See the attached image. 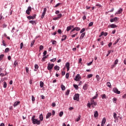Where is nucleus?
Segmentation results:
<instances>
[{"instance_id": "680f3d73", "label": "nucleus", "mask_w": 126, "mask_h": 126, "mask_svg": "<svg viewBox=\"0 0 126 126\" xmlns=\"http://www.w3.org/2000/svg\"><path fill=\"white\" fill-rule=\"evenodd\" d=\"M22 48H23V42H22L20 44V49H22Z\"/></svg>"}, {"instance_id": "a211bd4d", "label": "nucleus", "mask_w": 126, "mask_h": 126, "mask_svg": "<svg viewBox=\"0 0 126 126\" xmlns=\"http://www.w3.org/2000/svg\"><path fill=\"white\" fill-rule=\"evenodd\" d=\"M108 26H110L111 28H117V27H118V26H117L116 25H115L114 24H112Z\"/></svg>"}, {"instance_id": "f8f14e48", "label": "nucleus", "mask_w": 126, "mask_h": 126, "mask_svg": "<svg viewBox=\"0 0 126 126\" xmlns=\"http://www.w3.org/2000/svg\"><path fill=\"white\" fill-rule=\"evenodd\" d=\"M105 123H106V118H103L102 119V122H101V126H104Z\"/></svg>"}, {"instance_id": "5fc2aeb1", "label": "nucleus", "mask_w": 126, "mask_h": 126, "mask_svg": "<svg viewBox=\"0 0 126 126\" xmlns=\"http://www.w3.org/2000/svg\"><path fill=\"white\" fill-rule=\"evenodd\" d=\"M114 21H115V22H117V21H118V20H119V18H118V17H115L114 18Z\"/></svg>"}, {"instance_id": "a19ab883", "label": "nucleus", "mask_w": 126, "mask_h": 126, "mask_svg": "<svg viewBox=\"0 0 126 126\" xmlns=\"http://www.w3.org/2000/svg\"><path fill=\"white\" fill-rule=\"evenodd\" d=\"M73 87H74V88H75V89H76V90L78 89V86H77V85L74 84Z\"/></svg>"}, {"instance_id": "de8ad7c7", "label": "nucleus", "mask_w": 126, "mask_h": 126, "mask_svg": "<svg viewBox=\"0 0 126 126\" xmlns=\"http://www.w3.org/2000/svg\"><path fill=\"white\" fill-rule=\"evenodd\" d=\"M85 31V28H83L80 32V33H83V32H84Z\"/></svg>"}, {"instance_id": "4468645a", "label": "nucleus", "mask_w": 126, "mask_h": 126, "mask_svg": "<svg viewBox=\"0 0 126 126\" xmlns=\"http://www.w3.org/2000/svg\"><path fill=\"white\" fill-rule=\"evenodd\" d=\"M120 40H121V38L118 37V38H117L116 40L115 41V42L113 43V45L115 46V45H117V44L119 43V41H120Z\"/></svg>"}, {"instance_id": "6ab92c4d", "label": "nucleus", "mask_w": 126, "mask_h": 126, "mask_svg": "<svg viewBox=\"0 0 126 126\" xmlns=\"http://www.w3.org/2000/svg\"><path fill=\"white\" fill-rule=\"evenodd\" d=\"M123 12V9L122 8H120L119 10L115 13V14H121Z\"/></svg>"}, {"instance_id": "1a4fd4ad", "label": "nucleus", "mask_w": 126, "mask_h": 126, "mask_svg": "<svg viewBox=\"0 0 126 126\" xmlns=\"http://www.w3.org/2000/svg\"><path fill=\"white\" fill-rule=\"evenodd\" d=\"M113 92L116 94H121V92L117 88H113Z\"/></svg>"}, {"instance_id": "c756f323", "label": "nucleus", "mask_w": 126, "mask_h": 126, "mask_svg": "<svg viewBox=\"0 0 126 126\" xmlns=\"http://www.w3.org/2000/svg\"><path fill=\"white\" fill-rule=\"evenodd\" d=\"M69 92H70V90H67L65 93V95H66V96H68V95H69Z\"/></svg>"}, {"instance_id": "052dcab7", "label": "nucleus", "mask_w": 126, "mask_h": 126, "mask_svg": "<svg viewBox=\"0 0 126 126\" xmlns=\"http://www.w3.org/2000/svg\"><path fill=\"white\" fill-rule=\"evenodd\" d=\"M17 64H18V63L16 61H15L14 62V66L15 67L16 66V65H17Z\"/></svg>"}, {"instance_id": "20e7f679", "label": "nucleus", "mask_w": 126, "mask_h": 126, "mask_svg": "<svg viewBox=\"0 0 126 126\" xmlns=\"http://www.w3.org/2000/svg\"><path fill=\"white\" fill-rule=\"evenodd\" d=\"M32 10V8L31 7V6H29L28 7V9L26 11V13L27 14H28V15H30V12H31Z\"/></svg>"}, {"instance_id": "338daca9", "label": "nucleus", "mask_w": 126, "mask_h": 126, "mask_svg": "<svg viewBox=\"0 0 126 126\" xmlns=\"http://www.w3.org/2000/svg\"><path fill=\"white\" fill-rule=\"evenodd\" d=\"M52 107H56V103L53 102L52 104Z\"/></svg>"}, {"instance_id": "423d86ee", "label": "nucleus", "mask_w": 126, "mask_h": 126, "mask_svg": "<svg viewBox=\"0 0 126 126\" xmlns=\"http://www.w3.org/2000/svg\"><path fill=\"white\" fill-rule=\"evenodd\" d=\"M36 15H37L36 14H34L33 16H27V18L28 19H29V20H31V19L33 20L35 19V18H36Z\"/></svg>"}, {"instance_id": "9d476101", "label": "nucleus", "mask_w": 126, "mask_h": 126, "mask_svg": "<svg viewBox=\"0 0 126 126\" xmlns=\"http://www.w3.org/2000/svg\"><path fill=\"white\" fill-rule=\"evenodd\" d=\"M75 30L76 31H79L80 30V28L77 27L74 28L73 30L71 31L70 33L71 34V32H74V31H75Z\"/></svg>"}, {"instance_id": "79ce46f5", "label": "nucleus", "mask_w": 126, "mask_h": 126, "mask_svg": "<svg viewBox=\"0 0 126 126\" xmlns=\"http://www.w3.org/2000/svg\"><path fill=\"white\" fill-rule=\"evenodd\" d=\"M93 22H91L89 24V27H91L93 26Z\"/></svg>"}, {"instance_id": "4be33fe9", "label": "nucleus", "mask_w": 126, "mask_h": 126, "mask_svg": "<svg viewBox=\"0 0 126 126\" xmlns=\"http://www.w3.org/2000/svg\"><path fill=\"white\" fill-rule=\"evenodd\" d=\"M99 116V114L98 113V111H95L94 112V117L97 118Z\"/></svg>"}, {"instance_id": "7ed1b4c3", "label": "nucleus", "mask_w": 126, "mask_h": 126, "mask_svg": "<svg viewBox=\"0 0 126 126\" xmlns=\"http://www.w3.org/2000/svg\"><path fill=\"white\" fill-rule=\"evenodd\" d=\"M54 63L51 64L50 63H49L47 66V69L48 70H51L52 69L53 67H54Z\"/></svg>"}, {"instance_id": "2eb2a0df", "label": "nucleus", "mask_w": 126, "mask_h": 126, "mask_svg": "<svg viewBox=\"0 0 126 126\" xmlns=\"http://www.w3.org/2000/svg\"><path fill=\"white\" fill-rule=\"evenodd\" d=\"M85 36V32H83L81 34V36L80 37V40H83V38H84Z\"/></svg>"}, {"instance_id": "ddd939ff", "label": "nucleus", "mask_w": 126, "mask_h": 126, "mask_svg": "<svg viewBox=\"0 0 126 126\" xmlns=\"http://www.w3.org/2000/svg\"><path fill=\"white\" fill-rule=\"evenodd\" d=\"M19 104H20V101L15 102L13 104L14 107L15 108V107H17V106H18V105H19Z\"/></svg>"}, {"instance_id": "58836bf2", "label": "nucleus", "mask_w": 126, "mask_h": 126, "mask_svg": "<svg viewBox=\"0 0 126 126\" xmlns=\"http://www.w3.org/2000/svg\"><path fill=\"white\" fill-rule=\"evenodd\" d=\"M62 16L63 15L62 14V13L57 14L58 18H61V17H62Z\"/></svg>"}, {"instance_id": "a18cd8bd", "label": "nucleus", "mask_w": 126, "mask_h": 126, "mask_svg": "<svg viewBox=\"0 0 126 126\" xmlns=\"http://www.w3.org/2000/svg\"><path fill=\"white\" fill-rule=\"evenodd\" d=\"M44 49V46L43 45H40L39 47V50L40 51H42V50Z\"/></svg>"}, {"instance_id": "4d7b16f0", "label": "nucleus", "mask_w": 126, "mask_h": 126, "mask_svg": "<svg viewBox=\"0 0 126 126\" xmlns=\"http://www.w3.org/2000/svg\"><path fill=\"white\" fill-rule=\"evenodd\" d=\"M32 102H34V101H35V97H34V95H32Z\"/></svg>"}, {"instance_id": "4c0bfd02", "label": "nucleus", "mask_w": 126, "mask_h": 126, "mask_svg": "<svg viewBox=\"0 0 126 126\" xmlns=\"http://www.w3.org/2000/svg\"><path fill=\"white\" fill-rule=\"evenodd\" d=\"M98 97V94H96L93 97V99H92V100H94V99H97V97Z\"/></svg>"}, {"instance_id": "2f4dec72", "label": "nucleus", "mask_w": 126, "mask_h": 126, "mask_svg": "<svg viewBox=\"0 0 126 126\" xmlns=\"http://www.w3.org/2000/svg\"><path fill=\"white\" fill-rule=\"evenodd\" d=\"M29 23H31V24H32V25H33L34 23L35 24H36V21H35L31 20V21H29Z\"/></svg>"}, {"instance_id": "bf43d9fd", "label": "nucleus", "mask_w": 126, "mask_h": 126, "mask_svg": "<svg viewBox=\"0 0 126 126\" xmlns=\"http://www.w3.org/2000/svg\"><path fill=\"white\" fill-rule=\"evenodd\" d=\"M61 4H62V3H58L54 6V7H58V6H59V5H61Z\"/></svg>"}, {"instance_id": "c85d7f7f", "label": "nucleus", "mask_w": 126, "mask_h": 126, "mask_svg": "<svg viewBox=\"0 0 126 126\" xmlns=\"http://www.w3.org/2000/svg\"><path fill=\"white\" fill-rule=\"evenodd\" d=\"M81 118V115H79L78 118L75 120L76 122H79Z\"/></svg>"}, {"instance_id": "3c124183", "label": "nucleus", "mask_w": 126, "mask_h": 126, "mask_svg": "<svg viewBox=\"0 0 126 126\" xmlns=\"http://www.w3.org/2000/svg\"><path fill=\"white\" fill-rule=\"evenodd\" d=\"M93 63V61H92V62H91L88 63H87V65H88V66L91 65Z\"/></svg>"}, {"instance_id": "412c9836", "label": "nucleus", "mask_w": 126, "mask_h": 126, "mask_svg": "<svg viewBox=\"0 0 126 126\" xmlns=\"http://www.w3.org/2000/svg\"><path fill=\"white\" fill-rule=\"evenodd\" d=\"M105 36V37L107 36L108 35V32H101V36Z\"/></svg>"}, {"instance_id": "e433bc0d", "label": "nucleus", "mask_w": 126, "mask_h": 126, "mask_svg": "<svg viewBox=\"0 0 126 126\" xmlns=\"http://www.w3.org/2000/svg\"><path fill=\"white\" fill-rule=\"evenodd\" d=\"M65 77H66V79H68V78L69 77V73H66Z\"/></svg>"}, {"instance_id": "774afa93", "label": "nucleus", "mask_w": 126, "mask_h": 126, "mask_svg": "<svg viewBox=\"0 0 126 126\" xmlns=\"http://www.w3.org/2000/svg\"><path fill=\"white\" fill-rule=\"evenodd\" d=\"M110 22H111V23L114 22V21H114V18H111V19H110Z\"/></svg>"}, {"instance_id": "69168bd1", "label": "nucleus", "mask_w": 126, "mask_h": 126, "mask_svg": "<svg viewBox=\"0 0 126 126\" xmlns=\"http://www.w3.org/2000/svg\"><path fill=\"white\" fill-rule=\"evenodd\" d=\"M113 102H114L115 103H116V102H117V98H113Z\"/></svg>"}, {"instance_id": "a878e982", "label": "nucleus", "mask_w": 126, "mask_h": 126, "mask_svg": "<svg viewBox=\"0 0 126 126\" xmlns=\"http://www.w3.org/2000/svg\"><path fill=\"white\" fill-rule=\"evenodd\" d=\"M49 57V55H47L46 56H43V57L42 59V62H45L46 60V59H47Z\"/></svg>"}, {"instance_id": "c03bdc74", "label": "nucleus", "mask_w": 126, "mask_h": 126, "mask_svg": "<svg viewBox=\"0 0 126 126\" xmlns=\"http://www.w3.org/2000/svg\"><path fill=\"white\" fill-rule=\"evenodd\" d=\"M92 76H93V75L92 74H90L88 75L87 77L88 78H91V77H92Z\"/></svg>"}, {"instance_id": "bb28decb", "label": "nucleus", "mask_w": 126, "mask_h": 126, "mask_svg": "<svg viewBox=\"0 0 126 126\" xmlns=\"http://www.w3.org/2000/svg\"><path fill=\"white\" fill-rule=\"evenodd\" d=\"M113 117L114 120H118V117H117V114L115 112L113 113Z\"/></svg>"}, {"instance_id": "49530a36", "label": "nucleus", "mask_w": 126, "mask_h": 126, "mask_svg": "<svg viewBox=\"0 0 126 126\" xmlns=\"http://www.w3.org/2000/svg\"><path fill=\"white\" fill-rule=\"evenodd\" d=\"M118 63H119V60L116 59V60L115 61L114 64H115V65L118 64Z\"/></svg>"}, {"instance_id": "603ef678", "label": "nucleus", "mask_w": 126, "mask_h": 126, "mask_svg": "<svg viewBox=\"0 0 126 126\" xmlns=\"http://www.w3.org/2000/svg\"><path fill=\"white\" fill-rule=\"evenodd\" d=\"M34 68H35L36 69H38V68H39V66L38 65V64H35L34 65Z\"/></svg>"}, {"instance_id": "dca6fc26", "label": "nucleus", "mask_w": 126, "mask_h": 126, "mask_svg": "<svg viewBox=\"0 0 126 126\" xmlns=\"http://www.w3.org/2000/svg\"><path fill=\"white\" fill-rule=\"evenodd\" d=\"M62 37L63 38L61 39V41L62 42L66 40V38H67V36H66V35H63Z\"/></svg>"}, {"instance_id": "864d4df0", "label": "nucleus", "mask_w": 126, "mask_h": 126, "mask_svg": "<svg viewBox=\"0 0 126 126\" xmlns=\"http://www.w3.org/2000/svg\"><path fill=\"white\" fill-rule=\"evenodd\" d=\"M56 61H57V58H54V59L50 60V62H56Z\"/></svg>"}, {"instance_id": "0e129e2a", "label": "nucleus", "mask_w": 126, "mask_h": 126, "mask_svg": "<svg viewBox=\"0 0 126 126\" xmlns=\"http://www.w3.org/2000/svg\"><path fill=\"white\" fill-rule=\"evenodd\" d=\"M111 54V50L108 51V54L106 55V57H109V55Z\"/></svg>"}, {"instance_id": "f3484780", "label": "nucleus", "mask_w": 126, "mask_h": 126, "mask_svg": "<svg viewBox=\"0 0 126 126\" xmlns=\"http://www.w3.org/2000/svg\"><path fill=\"white\" fill-rule=\"evenodd\" d=\"M69 65H70V64H69V63L68 62H67L65 64V66L67 68V71H68V70H69Z\"/></svg>"}, {"instance_id": "393cba45", "label": "nucleus", "mask_w": 126, "mask_h": 126, "mask_svg": "<svg viewBox=\"0 0 126 126\" xmlns=\"http://www.w3.org/2000/svg\"><path fill=\"white\" fill-rule=\"evenodd\" d=\"M100 97H101L102 99H107V95L105 94H101Z\"/></svg>"}, {"instance_id": "473e14b6", "label": "nucleus", "mask_w": 126, "mask_h": 126, "mask_svg": "<svg viewBox=\"0 0 126 126\" xmlns=\"http://www.w3.org/2000/svg\"><path fill=\"white\" fill-rule=\"evenodd\" d=\"M61 89L63 90V91H64L65 90V87L63 85H61Z\"/></svg>"}, {"instance_id": "0eeeda50", "label": "nucleus", "mask_w": 126, "mask_h": 126, "mask_svg": "<svg viewBox=\"0 0 126 126\" xmlns=\"http://www.w3.org/2000/svg\"><path fill=\"white\" fill-rule=\"evenodd\" d=\"M80 79H81V77H80V75H79V74H77L74 78V80L75 81H79Z\"/></svg>"}, {"instance_id": "f257e3e1", "label": "nucleus", "mask_w": 126, "mask_h": 126, "mask_svg": "<svg viewBox=\"0 0 126 126\" xmlns=\"http://www.w3.org/2000/svg\"><path fill=\"white\" fill-rule=\"evenodd\" d=\"M35 115L32 116V121L33 124V125H37L39 126L41 124V122L40 120H38V119H35Z\"/></svg>"}, {"instance_id": "f03ea898", "label": "nucleus", "mask_w": 126, "mask_h": 126, "mask_svg": "<svg viewBox=\"0 0 126 126\" xmlns=\"http://www.w3.org/2000/svg\"><path fill=\"white\" fill-rule=\"evenodd\" d=\"M91 105L93 108H95V106H97V102H95L94 99H91Z\"/></svg>"}, {"instance_id": "9b49d317", "label": "nucleus", "mask_w": 126, "mask_h": 126, "mask_svg": "<svg viewBox=\"0 0 126 126\" xmlns=\"http://www.w3.org/2000/svg\"><path fill=\"white\" fill-rule=\"evenodd\" d=\"M74 26H68L67 27L66 31H67V32H68V31H69L70 30H71L72 28H74Z\"/></svg>"}, {"instance_id": "b1692460", "label": "nucleus", "mask_w": 126, "mask_h": 126, "mask_svg": "<svg viewBox=\"0 0 126 126\" xmlns=\"http://www.w3.org/2000/svg\"><path fill=\"white\" fill-rule=\"evenodd\" d=\"M106 86L109 88H112V85H111V83L110 82H107L106 83Z\"/></svg>"}, {"instance_id": "f704fd0d", "label": "nucleus", "mask_w": 126, "mask_h": 126, "mask_svg": "<svg viewBox=\"0 0 126 126\" xmlns=\"http://www.w3.org/2000/svg\"><path fill=\"white\" fill-rule=\"evenodd\" d=\"M7 86V84L6 83V82H3V88H6Z\"/></svg>"}, {"instance_id": "e2e57ef3", "label": "nucleus", "mask_w": 126, "mask_h": 126, "mask_svg": "<svg viewBox=\"0 0 126 126\" xmlns=\"http://www.w3.org/2000/svg\"><path fill=\"white\" fill-rule=\"evenodd\" d=\"M87 106L88 107V108H91V103H90V102H89L87 104Z\"/></svg>"}, {"instance_id": "39448f33", "label": "nucleus", "mask_w": 126, "mask_h": 126, "mask_svg": "<svg viewBox=\"0 0 126 126\" xmlns=\"http://www.w3.org/2000/svg\"><path fill=\"white\" fill-rule=\"evenodd\" d=\"M73 99L76 101H79V94H75V95L73 96Z\"/></svg>"}, {"instance_id": "09e8293b", "label": "nucleus", "mask_w": 126, "mask_h": 126, "mask_svg": "<svg viewBox=\"0 0 126 126\" xmlns=\"http://www.w3.org/2000/svg\"><path fill=\"white\" fill-rule=\"evenodd\" d=\"M34 43H35V40H33L31 44V47H33V45H34Z\"/></svg>"}, {"instance_id": "37998d69", "label": "nucleus", "mask_w": 126, "mask_h": 126, "mask_svg": "<svg viewBox=\"0 0 126 126\" xmlns=\"http://www.w3.org/2000/svg\"><path fill=\"white\" fill-rule=\"evenodd\" d=\"M63 111H61L60 112V113H59V116L60 117H63Z\"/></svg>"}, {"instance_id": "13d9d810", "label": "nucleus", "mask_w": 126, "mask_h": 126, "mask_svg": "<svg viewBox=\"0 0 126 126\" xmlns=\"http://www.w3.org/2000/svg\"><path fill=\"white\" fill-rule=\"evenodd\" d=\"M9 51V48H6L5 49V53H7L8 51Z\"/></svg>"}, {"instance_id": "6e6552de", "label": "nucleus", "mask_w": 126, "mask_h": 126, "mask_svg": "<svg viewBox=\"0 0 126 126\" xmlns=\"http://www.w3.org/2000/svg\"><path fill=\"white\" fill-rule=\"evenodd\" d=\"M46 12H47V8H44L43 10V12L41 15V18L42 19L44 18V16H45V15Z\"/></svg>"}, {"instance_id": "aec40b11", "label": "nucleus", "mask_w": 126, "mask_h": 126, "mask_svg": "<svg viewBox=\"0 0 126 126\" xmlns=\"http://www.w3.org/2000/svg\"><path fill=\"white\" fill-rule=\"evenodd\" d=\"M88 88V85L87 84H85V85L83 86V89L84 90H87Z\"/></svg>"}, {"instance_id": "ea45409f", "label": "nucleus", "mask_w": 126, "mask_h": 126, "mask_svg": "<svg viewBox=\"0 0 126 126\" xmlns=\"http://www.w3.org/2000/svg\"><path fill=\"white\" fill-rule=\"evenodd\" d=\"M96 78L97 81H99L100 80V77L98 76V75H96Z\"/></svg>"}, {"instance_id": "cd10ccee", "label": "nucleus", "mask_w": 126, "mask_h": 126, "mask_svg": "<svg viewBox=\"0 0 126 126\" xmlns=\"http://www.w3.org/2000/svg\"><path fill=\"white\" fill-rule=\"evenodd\" d=\"M54 69L55 70H60V66L56 65L55 66H54Z\"/></svg>"}, {"instance_id": "7c9ffc66", "label": "nucleus", "mask_w": 126, "mask_h": 126, "mask_svg": "<svg viewBox=\"0 0 126 126\" xmlns=\"http://www.w3.org/2000/svg\"><path fill=\"white\" fill-rule=\"evenodd\" d=\"M39 119H40V121H43V120H44V118L43 117V114H41L39 115Z\"/></svg>"}, {"instance_id": "8fccbe9b", "label": "nucleus", "mask_w": 126, "mask_h": 126, "mask_svg": "<svg viewBox=\"0 0 126 126\" xmlns=\"http://www.w3.org/2000/svg\"><path fill=\"white\" fill-rule=\"evenodd\" d=\"M43 57H45L46 56V55H47V51H44V52L43 53Z\"/></svg>"}, {"instance_id": "5701e85b", "label": "nucleus", "mask_w": 126, "mask_h": 126, "mask_svg": "<svg viewBox=\"0 0 126 126\" xmlns=\"http://www.w3.org/2000/svg\"><path fill=\"white\" fill-rule=\"evenodd\" d=\"M51 116H52V113L51 112L48 113L46 115V119H49V118H50Z\"/></svg>"}, {"instance_id": "6e6d98bb", "label": "nucleus", "mask_w": 126, "mask_h": 126, "mask_svg": "<svg viewBox=\"0 0 126 126\" xmlns=\"http://www.w3.org/2000/svg\"><path fill=\"white\" fill-rule=\"evenodd\" d=\"M58 33H59V34H62V30L61 29H59L57 31Z\"/></svg>"}, {"instance_id": "72a5a7b5", "label": "nucleus", "mask_w": 126, "mask_h": 126, "mask_svg": "<svg viewBox=\"0 0 126 126\" xmlns=\"http://www.w3.org/2000/svg\"><path fill=\"white\" fill-rule=\"evenodd\" d=\"M40 87H41V88H43V87H44V82L42 81L40 82Z\"/></svg>"}, {"instance_id": "c9c22d12", "label": "nucleus", "mask_w": 126, "mask_h": 126, "mask_svg": "<svg viewBox=\"0 0 126 126\" xmlns=\"http://www.w3.org/2000/svg\"><path fill=\"white\" fill-rule=\"evenodd\" d=\"M3 57H4V55L3 54L0 55V61H1L2 59H3Z\"/></svg>"}]
</instances>
